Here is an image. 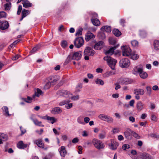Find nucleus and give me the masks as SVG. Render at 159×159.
Returning a JSON list of instances; mask_svg holds the SVG:
<instances>
[{
  "label": "nucleus",
  "mask_w": 159,
  "mask_h": 159,
  "mask_svg": "<svg viewBox=\"0 0 159 159\" xmlns=\"http://www.w3.org/2000/svg\"><path fill=\"white\" fill-rule=\"evenodd\" d=\"M120 25L123 26H124V24L125 22V20L124 19H121L120 21Z\"/></svg>",
  "instance_id": "nucleus-64"
},
{
  "label": "nucleus",
  "mask_w": 159,
  "mask_h": 159,
  "mask_svg": "<svg viewBox=\"0 0 159 159\" xmlns=\"http://www.w3.org/2000/svg\"><path fill=\"white\" fill-rule=\"evenodd\" d=\"M95 53L94 50H84V55L85 56V60H89V56H93Z\"/></svg>",
  "instance_id": "nucleus-11"
},
{
  "label": "nucleus",
  "mask_w": 159,
  "mask_h": 159,
  "mask_svg": "<svg viewBox=\"0 0 159 159\" xmlns=\"http://www.w3.org/2000/svg\"><path fill=\"white\" fill-rule=\"evenodd\" d=\"M57 94L60 96H62L66 98L70 97L72 94L68 91L64 90H58L57 93Z\"/></svg>",
  "instance_id": "nucleus-7"
},
{
  "label": "nucleus",
  "mask_w": 159,
  "mask_h": 159,
  "mask_svg": "<svg viewBox=\"0 0 159 159\" xmlns=\"http://www.w3.org/2000/svg\"><path fill=\"white\" fill-rule=\"evenodd\" d=\"M91 21L93 24L95 26H98L100 24V22L97 19H92Z\"/></svg>",
  "instance_id": "nucleus-33"
},
{
  "label": "nucleus",
  "mask_w": 159,
  "mask_h": 159,
  "mask_svg": "<svg viewBox=\"0 0 159 159\" xmlns=\"http://www.w3.org/2000/svg\"><path fill=\"white\" fill-rule=\"evenodd\" d=\"M84 117L82 116H79L77 119V121L78 123L82 124L84 125L85 123L83 121Z\"/></svg>",
  "instance_id": "nucleus-35"
},
{
  "label": "nucleus",
  "mask_w": 159,
  "mask_h": 159,
  "mask_svg": "<svg viewBox=\"0 0 159 159\" xmlns=\"http://www.w3.org/2000/svg\"><path fill=\"white\" fill-rule=\"evenodd\" d=\"M147 89V93L149 95H150L151 93V89L149 86H147L146 88Z\"/></svg>",
  "instance_id": "nucleus-58"
},
{
  "label": "nucleus",
  "mask_w": 159,
  "mask_h": 159,
  "mask_svg": "<svg viewBox=\"0 0 159 159\" xmlns=\"http://www.w3.org/2000/svg\"><path fill=\"white\" fill-rule=\"evenodd\" d=\"M121 50H131L129 45H124L121 47Z\"/></svg>",
  "instance_id": "nucleus-54"
},
{
  "label": "nucleus",
  "mask_w": 159,
  "mask_h": 159,
  "mask_svg": "<svg viewBox=\"0 0 159 159\" xmlns=\"http://www.w3.org/2000/svg\"><path fill=\"white\" fill-rule=\"evenodd\" d=\"M79 139L77 138H75L72 140V142L73 143H75L78 142Z\"/></svg>",
  "instance_id": "nucleus-63"
},
{
  "label": "nucleus",
  "mask_w": 159,
  "mask_h": 159,
  "mask_svg": "<svg viewBox=\"0 0 159 159\" xmlns=\"http://www.w3.org/2000/svg\"><path fill=\"white\" fill-rule=\"evenodd\" d=\"M133 81L128 78H122L119 80V83L121 84H128L132 83Z\"/></svg>",
  "instance_id": "nucleus-13"
},
{
  "label": "nucleus",
  "mask_w": 159,
  "mask_h": 159,
  "mask_svg": "<svg viewBox=\"0 0 159 159\" xmlns=\"http://www.w3.org/2000/svg\"><path fill=\"white\" fill-rule=\"evenodd\" d=\"M105 44L102 41H99L96 43L93 47V48L95 49L100 50L102 49L105 48Z\"/></svg>",
  "instance_id": "nucleus-14"
},
{
  "label": "nucleus",
  "mask_w": 159,
  "mask_h": 159,
  "mask_svg": "<svg viewBox=\"0 0 159 159\" xmlns=\"http://www.w3.org/2000/svg\"><path fill=\"white\" fill-rule=\"evenodd\" d=\"M142 67H135L133 70V72L134 74H136L137 72L139 73L140 72L142 71Z\"/></svg>",
  "instance_id": "nucleus-38"
},
{
  "label": "nucleus",
  "mask_w": 159,
  "mask_h": 159,
  "mask_svg": "<svg viewBox=\"0 0 159 159\" xmlns=\"http://www.w3.org/2000/svg\"><path fill=\"white\" fill-rule=\"evenodd\" d=\"M112 32L114 34L116 37H118L121 34V32L117 29H113Z\"/></svg>",
  "instance_id": "nucleus-34"
},
{
  "label": "nucleus",
  "mask_w": 159,
  "mask_h": 159,
  "mask_svg": "<svg viewBox=\"0 0 159 159\" xmlns=\"http://www.w3.org/2000/svg\"><path fill=\"white\" fill-rule=\"evenodd\" d=\"M43 93L42 90L39 89H37L35 90L34 94L33 96V98H34L35 97H39Z\"/></svg>",
  "instance_id": "nucleus-19"
},
{
  "label": "nucleus",
  "mask_w": 159,
  "mask_h": 159,
  "mask_svg": "<svg viewBox=\"0 0 159 159\" xmlns=\"http://www.w3.org/2000/svg\"><path fill=\"white\" fill-rule=\"evenodd\" d=\"M142 159H153L152 157L147 153H143L141 155Z\"/></svg>",
  "instance_id": "nucleus-23"
},
{
  "label": "nucleus",
  "mask_w": 159,
  "mask_h": 159,
  "mask_svg": "<svg viewBox=\"0 0 159 159\" xmlns=\"http://www.w3.org/2000/svg\"><path fill=\"white\" fill-rule=\"evenodd\" d=\"M61 150L60 151V153L61 156L62 157H64L67 152L65 149V148L64 146H61Z\"/></svg>",
  "instance_id": "nucleus-28"
},
{
  "label": "nucleus",
  "mask_w": 159,
  "mask_h": 159,
  "mask_svg": "<svg viewBox=\"0 0 159 159\" xmlns=\"http://www.w3.org/2000/svg\"><path fill=\"white\" fill-rule=\"evenodd\" d=\"M34 143H35L39 147L43 148L44 147V144L42 142V139H38L34 141Z\"/></svg>",
  "instance_id": "nucleus-18"
},
{
  "label": "nucleus",
  "mask_w": 159,
  "mask_h": 159,
  "mask_svg": "<svg viewBox=\"0 0 159 159\" xmlns=\"http://www.w3.org/2000/svg\"><path fill=\"white\" fill-rule=\"evenodd\" d=\"M59 79L60 77L59 76L55 75L49 77L47 78V80L52 85H53L59 80Z\"/></svg>",
  "instance_id": "nucleus-8"
},
{
  "label": "nucleus",
  "mask_w": 159,
  "mask_h": 159,
  "mask_svg": "<svg viewBox=\"0 0 159 159\" xmlns=\"http://www.w3.org/2000/svg\"><path fill=\"white\" fill-rule=\"evenodd\" d=\"M2 109L3 112L5 113V116H10V115L9 113L8 108L7 107L4 106L2 108Z\"/></svg>",
  "instance_id": "nucleus-30"
},
{
  "label": "nucleus",
  "mask_w": 159,
  "mask_h": 159,
  "mask_svg": "<svg viewBox=\"0 0 159 159\" xmlns=\"http://www.w3.org/2000/svg\"><path fill=\"white\" fill-rule=\"evenodd\" d=\"M106 133L104 131H102V132L99 134V137L101 139H103L106 137Z\"/></svg>",
  "instance_id": "nucleus-41"
},
{
  "label": "nucleus",
  "mask_w": 159,
  "mask_h": 159,
  "mask_svg": "<svg viewBox=\"0 0 159 159\" xmlns=\"http://www.w3.org/2000/svg\"><path fill=\"white\" fill-rule=\"evenodd\" d=\"M101 30L103 32H106L107 33L110 32L111 31V28L110 26H104L101 28Z\"/></svg>",
  "instance_id": "nucleus-24"
},
{
  "label": "nucleus",
  "mask_w": 159,
  "mask_h": 159,
  "mask_svg": "<svg viewBox=\"0 0 159 159\" xmlns=\"http://www.w3.org/2000/svg\"><path fill=\"white\" fill-rule=\"evenodd\" d=\"M52 85L48 81L46 83L44 87V89L46 90L49 89Z\"/></svg>",
  "instance_id": "nucleus-47"
},
{
  "label": "nucleus",
  "mask_w": 159,
  "mask_h": 159,
  "mask_svg": "<svg viewBox=\"0 0 159 159\" xmlns=\"http://www.w3.org/2000/svg\"><path fill=\"white\" fill-rule=\"evenodd\" d=\"M79 98V96L78 95H76L71 97V99L74 100H77Z\"/></svg>",
  "instance_id": "nucleus-62"
},
{
  "label": "nucleus",
  "mask_w": 159,
  "mask_h": 159,
  "mask_svg": "<svg viewBox=\"0 0 159 159\" xmlns=\"http://www.w3.org/2000/svg\"><path fill=\"white\" fill-rule=\"evenodd\" d=\"M95 83L97 84H100L101 85H103L104 83L103 81L101 79H97L95 80Z\"/></svg>",
  "instance_id": "nucleus-45"
},
{
  "label": "nucleus",
  "mask_w": 159,
  "mask_h": 159,
  "mask_svg": "<svg viewBox=\"0 0 159 159\" xmlns=\"http://www.w3.org/2000/svg\"><path fill=\"white\" fill-rule=\"evenodd\" d=\"M27 144H24L23 142L21 141L19 142L17 144V147L20 149H23L24 148L27 147Z\"/></svg>",
  "instance_id": "nucleus-27"
},
{
  "label": "nucleus",
  "mask_w": 159,
  "mask_h": 159,
  "mask_svg": "<svg viewBox=\"0 0 159 159\" xmlns=\"http://www.w3.org/2000/svg\"><path fill=\"white\" fill-rule=\"evenodd\" d=\"M95 37V36L93 33L88 31L85 35V40L88 42L92 39L94 38Z\"/></svg>",
  "instance_id": "nucleus-17"
},
{
  "label": "nucleus",
  "mask_w": 159,
  "mask_h": 159,
  "mask_svg": "<svg viewBox=\"0 0 159 159\" xmlns=\"http://www.w3.org/2000/svg\"><path fill=\"white\" fill-rule=\"evenodd\" d=\"M154 47L155 50H159V41L155 40L154 41Z\"/></svg>",
  "instance_id": "nucleus-37"
},
{
  "label": "nucleus",
  "mask_w": 159,
  "mask_h": 159,
  "mask_svg": "<svg viewBox=\"0 0 159 159\" xmlns=\"http://www.w3.org/2000/svg\"><path fill=\"white\" fill-rule=\"evenodd\" d=\"M132 45L134 47H136L138 46V42L136 40H133L131 42Z\"/></svg>",
  "instance_id": "nucleus-49"
},
{
  "label": "nucleus",
  "mask_w": 159,
  "mask_h": 159,
  "mask_svg": "<svg viewBox=\"0 0 159 159\" xmlns=\"http://www.w3.org/2000/svg\"><path fill=\"white\" fill-rule=\"evenodd\" d=\"M144 106V104L140 101L138 102L136 105L137 110L139 111H141L143 109Z\"/></svg>",
  "instance_id": "nucleus-22"
},
{
  "label": "nucleus",
  "mask_w": 159,
  "mask_h": 159,
  "mask_svg": "<svg viewBox=\"0 0 159 159\" xmlns=\"http://www.w3.org/2000/svg\"><path fill=\"white\" fill-rule=\"evenodd\" d=\"M74 45L77 48H79L84 44L83 38L81 37L77 38L74 41Z\"/></svg>",
  "instance_id": "nucleus-4"
},
{
  "label": "nucleus",
  "mask_w": 159,
  "mask_h": 159,
  "mask_svg": "<svg viewBox=\"0 0 159 159\" xmlns=\"http://www.w3.org/2000/svg\"><path fill=\"white\" fill-rule=\"evenodd\" d=\"M0 137L3 139V141H6L8 139V136L4 133H0Z\"/></svg>",
  "instance_id": "nucleus-42"
},
{
  "label": "nucleus",
  "mask_w": 159,
  "mask_h": 159,
  "mask_svg": "<svg viewBox=\"0 0 159 159\" xmlns=\"http://www.w3.org/2000/svg\"><path fill=\"white\" fill-rule=\"evenodd\" d=\"M82 52L81 51H78L75 52L72 56H68L67 57L66 61L67 62H70L71 59L78 61L81 58Z\"/></svg>",
  "instance_id": "nucleus-2"
},
{
  "label": "nucleus",
  "mask_w": 159,
  "mask_h": 159,
  "mask_svg": "<svg viewBox=\"0 0 159 159\" xmlns=\"http://www.w3.org/2000/svg\"><path fill=\"white\" fill-rule=\"evenodd\" d=\"M30 12L29 11L24 9L22 12V16H23V17H25L27 16Z\"/></svg>",
  "instance_id": "nucleus-43"
},
{
  "label": "nucleus",
  "mask_w": 159,
  "mask_h": 159,
  "mask_svg": "<svg viewBox=\"0 0 159 159\" xmlns=\"http://www.w3.org/2000/svg\"><path fill=\"white\" fill-rule=\"evenodd\" d=\"M70 101L64 100L60 102L59 105L62 106L65 105V107L67 109H69L71 108L73 106L72 103H69Z\"/></svg>",
  "instance_id": "nucleus-12"
},
{
  "label": "nucleus",
  "mask_w": 159,
  "mask_h": 159,
  "mask_svg": "<svg viewBox=\"0 0 159 159\" xmlns=\"http://www.w3.org/2000/svg\"><path fill=\"white\" fill-rule=\"evenodd\" d=\"M109 43L112 45L114 44L116 42V40L115 39L111 37L109 38Z\"/></svg>",
  "instance_id": "nucleus-48"
},
{
  "label": "nucleus",
  "mask_w": 159,
  "mask_h": 159,
  "mask_svg": "<svg viewBox=\"0 0 159 159\" xmlns=\"http://www.w3.org/2000/svg\"><path fill=\"white\" fill-rule=\"evenodd\" d=\"M103 60L107 61L108 65L112 70H115V66L117 62L116 60L108 56L104 57Z\"/></svg>",
  "instance_id": "nucleus-1"
},
{
  "label": "nucleus",
  "mask_w": 159,
  "mask_h": 159,
  "mask_svg": "<svg viewBox=\"0 0 159 159\" xmlns=\"http://www.w3.org/2000/svg\"><path fill=\"white\" fill-rule=\"evenodd\" d=\"M132 130L129 129H128L126 131L124 132L125 137L128 139H131L132 138Z\"/></svg>",
  "instance_id": "nucleus-15"
},
{
  "label": "nucleus",
  "mask_w": 159,
  "mask_h": 159,
  "mask_svg": "<svg viewBox=\"0 0 159 159\" xmlns=\"http://www.w3.org/2000/svg\"><path fill=\"white\" fill-rule=\"evenodd\" d=\"M7 16V14L4 11L0 12V19L2 18H5Z\"/></svg>",
  "instance_id": "nucleus-50"
},
{
  "label": "nucleus",
  "mask_w": 159,
  "mask_h": 159,
  "mask_svg": "<svg viewBox=\"0 0 159 159\" xmlns=\"http://www.w3.org/2000/svg\"><path fill=\"white\" fill-rule=\"evenodd\" d=\"M82 87V85L81 84H78L76 86V91L79 92L80 91V89Z\"/></svg>",
  "instance_id": "nucleus-55"
},
{
  "label": "nucleus",
  "mask_w": 159,
  "mask_h": 159,
  "mask_svg": "<svg viewBox=\"0 0 159 159\" xmlns=\"http://www.w3.org/2000/svg\"><path fill=\"white\" fill-rule=\"evenodd\" d=\"M92 143L94 147L97 149H103L104 147L103 143L101 141L94 139L92 140Z\"/></svg>",
  "instance_id": "nucleus-3"
},
{
  "label": "nucleus",
  "mask_w": 159,
  "mask_h": 159,
  "mask_svg": "<svg viewBox=\"0 0 159 159\" xmlns=\"http://www.w3.org/2000/svg\"><path fill=\"white\" fill-rule=\"evenodd\" d=\"M42 46L40 44H39L36 45L32 50H38L42 48Z\"/></svg>",
  "instance_id": "nucleus-56"
},
{
  "label": "nucleus",
  "mask_w": 159,
  "mask_h": 159,
  "mask_svg": "<svg viewBox=\"0 0 159 159\" xmlns=\"http://www.w3.org/2000/svg\"><path fill=\"white\" fill-rule=\"evenodd\" d=\"M23 7L27 8L29 7H31L32 6V4L30 2L27 0H24L23 2H22Z\"/></svg>",
  "instance_id": "nucleus-25"
},
{
  "label": "nucleus",
  "mask_w": 159,
  "mask_h": 159,
  "mask_svg": "<svg viewBox=\"0 0 159 159\" xmlns=\"http://www.w3.org/2000/svg\"><path fill=\"white\" fill-rule=\"evenodd\" d=\"M139 74L140 77L142 79H145L148 77L147 73L143 71V68L142 69V71H140Z\"/></svg>",
  "instance_id": "nucleus-29"
},
{
  "label": "nucleus",
  "mask_w": 159,
  "mask_h": 159,
  "mask_svg": "<svg viewBox=\"0 0 159 159\" xmlns=\"http://www.w3.org/2000/svg\"><path fill=\"white\" fill-rule=\"evenodd\" d=\"M98 118L102 120L109 123H112L113 121V120L111 117L104 114H100L98 116Z\"/></svg>",
  "instance_id": "nucleus-5"
},
{
  "label": "nucleus",
  "mask_w": 159,
  "mask_h": 159,
  "mask_svg": "<svg viewBox=\"0 0 159 159\" xmlns=\"http://www.w3.org/2000/svg\"><path fill=\"white\" fill-rule=\"evenodd\" d=\"M139 34L140 35L142 38H145L146 37L147 35V33L144 30L140 31Z\"/></svg>",
  "instance_id": "nucleus-46"
},
{
  "label": "nucleus",
  "mask_w": 159,
  "mask_h": 159,
  "mask_svg": "<svg viewBox=\"0 0 159 159\" xmlns=\"http://www.w3.org/2000/svg\"><path fill=\"white\" fill-rule=\"evenodd\" d=\"M115 73L114 72L111 71L106 72L103 75V76L104 77H108L112 75L115 74Z\"/></svg>",
  "instance_id": "nucleus-40"
},
{
  "label": "nucleus",
  "mask_w": 159,
  "mask_h": 159,
  "mask_svg": "<svg viewBox=\"0 0 159 159\" xmlns=\"http://www.w3.org/2000/svg\"><path fill=\"white\" fill-rule=\"evenodd\" d=\"M78 149L79 150L78 153L79 154H81L82 153V150L83 148L82 147L80 146H78Z\"/></svg>",
  "instance_id": "nucleus-59"
},
{
  "label": "nucleus",
  "mask_w": 159,
  "mask_h": 159,
  "mask_svg": "<svg viewBox=\"0 0 159 159\" xmlns=\"http://www.w3.org/2000/svg\"><path fill=\"white\" fill-rule=\"evenodd\" d=\"M22 99L23 101L27 103H30L32 99V98L29 97H28L27 99L23 98Z\"/></svg>",
  "instance_id": "nucleus-53"
},
{
  "label": "nucleus",
  "mask_w": 159,
  "mask_h": 159,
  "mask_svg": "<svg viewBox=\"0 0 159 159\" xmlns=\"http://www.w3.org/2000/svg\"><path fill=\"white\" fill-rule=\"evenodd\" d=\"M104 53L107 55L114 54L116 56H120L121 55L119 50H104Z\"/></svg>",
  "instance_id": "nucleus-10"
},
{
  "label": "nucleus",
  "mask_w": 159,
  "mask_h": 159,
  "mask_svg": "<svg viewBox=\"0 0 159 159\" xmlns=\"http://www.w3.org/2000/svg\"><path fill=\"white\" fill-rule=\"evenodd\" d=\"M129 148V145L125 144L123 145L122 148L124 150H125L127 149H128Z\"/></svg>",
  "instance_id": "nucleus-60"
},
{
  "label": "nucleus",
  "mask_w": 159,
  "mask_h": 159,
  "mask_svg": "<svg viewBox=\"0 0 159 159\" xmlns=\"http://www.w3.org/2000/svg\"><path fill=\"white\" fill-rule=\"evenodd\" d=\"M130 57L131 59L134 60H136L137 59L139 58V56L137 54H136L134 52H132L131 55H130Z\"/></svg>",
  "instance_id": "nucleus-32"
},
{
  "label": "nucleus",
  "mask_w": 159,
  "mask_h": 159,
  "mask_svg": "<svg viewBox=\"0 0 159 159\" xmlns=\"http://www.w3.org/2000/svg\"><path fill=\"white\" fill-rule=\"evenodd\" d=\"M134 92L135 95H143L145 93L143 89H135L134 90Z\"/></svg>",
  "instance_id": "nucleus-20"
},
{
  "label": "nucleus",
  "mask_w": 159,
  "mask_h": 159,
  "mask_svg": "<svg viewBox=\"0 0 159 159\" xmlns=\"http://www.w3.org/2000/svg\"><path fill=\"white\" fill-rule=\"evenodd\" d=\"M111 142L108 144L109 148L112 150H116L119 146L118 143L114 139H111Z\"/></svg>",
  "instance_id": "nucleus-9"
},
{
  "label": "nucleus",
  "mask_w": 159,
  "mask_h": 159,
  "mask_svg": "<svg viewBox=\"0 0 159 159\" xmlns=\"http://www.w3.org/2000/svg\"><path fill=\"white\" fill-rule=\"evenodd\" d=\"M47 120L51 121L52 124H53L57 121V120L53 117H47Z\"/></svg>",
  "instance_id": "nucleus-44"
},
{
  "label": "nucleus",
  "mask_w": 159,
  "mask_h": 159,
  "mask_svg": "<svg viewBox=\"0 0 159 159\" xmlns=\"http://www.w3.org/2000/svg\"><path fill=\"white\" fill-rule=\"evenodd\" d=\"M132 136L137 139H139L140 138V136L138 134L133 131H132Z\"/></svg>",
  "instance_id": "nucleus-52"
},
{
  "label": "nucleus",
  "mask_w": 159,
  "mask_h": 159,
  "mask_svg": "<svg viewBox=\"0 0 159 159\" xmlns=\"http://www.w3.org/2000/svg\"><path fill=\"white\" fill-rule=\"evenodd\" d=\"M130 62L128 58H124L121 59L119 62V66L121 68L127 67L129 66Z\"/></svg>",
  "instance_id": "nucleus-6"
},
{
  "label": "nucleus",
  "mask_w": 159,
  "mask_h": 159,
  "mask_svg": "<svg viewBox=\"0 0 159 159\" xmlns=\"http://www.w3.org/2000/svg\"><path fill=\"white\" fill-rule=\"evenodd\" d=\"M129 120L132 123H134L135 121V118L132 116H130L129 118Z\"/></svg>",
  "instance_id": "nucleus-61"
},
{
  "label": "nucleus",
  "mask_w": 159,
  "mask_h": 159,
  "mask_svg": "<svg viewBox=\"0 0 159 159\" xmlns=\"http://www.w3.org/2000/svg\"><path fill=\"white\" fill-rule=\"evenodd\" d=\"M120 131L119 128H114L113 129L112 132L114 134H116L119 132Z\"/></svg>",
  "instance_id": "nucleus-57"
},
{
  "label": "nucleus",
  "mask_w": 159,
  "mask_h": 159,
  "mask_svg": "<svg viewBox=\"0 0 159 159\" xmlns=\"http://www.w3.org/2000/svg\"><path fill=\"white\" fill-rule=\"evenodd\" d=\"M62 111V110L59 107H56L53 108L51 111V112L52 113L55 114L60 113H61Z\"/></svg>",
  "instance_id": "nucleus-21"
},
{
  "label": "nucleus",
  "mask_w": 159,
  "mask_h": 159,
  "mask_svg": "<svg viewBox=\"0 0 159 159\" xmlns=\"http://www.w3.org/2000/svg\"><path fill=\"white\" fill-rule=\"evenodd\" d=\"M132 50H122V54L123 56L130 57L131 55Z\"/></svg>",
  "instance_id": "nucleus-26"
},
{
  "label": "nucleus",
  "mask_w": 159,
  "mask_h": 159,
  "mask_svg": "<svg viewBox=\"0 0 159 159\" xmlns=\"http://www.w3.org/2000/svg\"><path fill=\"white\" fill-rule=\"evenodd\" d=\"M61 46L64 49L66 48L68 46V43L66 40H63L61 42Z\"/></svg>",
  "instance_id": "nucleus-36"
},
{
  "label": "nucleus",
  "mask_w": 159,
  "mask_h": 159,
  "mask_svg": "<svg viewBox=\"0 0 159 159\" xmlns=\"http://www.w3.org/2000/svg\"><path fill=\"white\" fill-rule=\"evenodd\" d=\"M83 30V29L82 28H80L76 32L75 34V35L77 36H79L80 35H82V31Z\"/></svg>",
  "instance_id": "nucleus-51"
},
{
  "label": "nucleus",
  "mask_w": 159,
  "mask_h": 159,
  "mask_svg": "<svg viewBox=\"0 0 159 159\" xmlns=\"http://www.w3.org/2000/svg\"><path fill=\"white\" fill-rule=\"evenodd\" d=\"M30 118L33 121L34 123L36 125L40 126H44V125L42 124V122L41 121H39L37 119L34 120L32 118Z\"/></svg>",
  "instance_id": "nucleus-31"
},
{
  "label": "nucleus",
  "mask_w": 159,
  "mask_h": 159,
  "mask_svg": "<svg viewBox=\"0 0 159 159\" xmlns=\"http://www.w3.org/2000/svg\"><path fill=\"white\" fill-rule=\"evenodd\" d=\"M20 41L19 39L17 40L14 41L12 44L9 46L8 48L9 49H14L15 47V45Z\"/></svg>",
  "instance_id": "nucleus-39"
},
{
  "label": "nucleus",
  "mask_w": 159,
  "mask_h": 159,
  "mask_svg": "<svg viewBox=\"0 0 159 159\" xmlns=\"http://www.w3.org/2000/svg\"><path fill=\"white\" fill-rule=\"evenodd\" d=\"M9 26V23L7 21H0V29L1 30H4L7 29Z\"/></svg>",
  "instance_id": "nucleus-16"
}]
</instances>
